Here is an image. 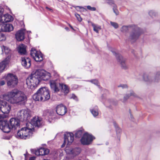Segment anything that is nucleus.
Listing matches in <instances>:
<instances>
[{
    "mask_svg": "<svg viewBox=\"0 0 160 160\" xmlns=\"http://www.w3.org/2000/svg\"><path fill=\"white\" fill-rule=\"evenodd\" d=\"M49 151L48 149L41 148L37 150H35V154L36 155H45L48 154L49 153Z\"/></svg>",
    "mask_w": 160,
    "mask_h": 160,
    "instance_id": "nucleus-18",
    "label": "nucleus"
},
{
    "mask_svg": "<svg viewBox=\"0 0 160 160\" xmlns=\"http://www.w3.org/2000/svg\"><path fill=\"white\" fill-rule=\"evenodd\" d=\"M90 81L91 83L96 85H98V81L97 79H92L90 81Z\"/></svg>",
    "mask_w": 160,
    "mask_h": 160,
    "instance_id": "nucleus-38",
    "label": "nucleus"
},
{
    "mask_svg": "<svg viewBox=\"0 0 160 160\" xmlns=\"http://www.w3.org/2000/svg\"><path fill=\"white\" fill-rule=\"evenodd\" d=\"M46 112L48 113V116H53L54 115V112L52 110H46L45 111Z\"/></svg>",
    "mask_w": 160,
    "mask_h": 160,
    "instance_id": "nucleus-35",
    "label": "nucleus"
},
{
    "mask_svg": "<svg viewBox=\"0 0 160 160\" xmlns=\"http://www.w3.org/2000/svg\"><path fill=\"white\" fill-rule=\"evenodd\" d=\"M8 63V61L7 59L0 63V73L3 72Z\"/></svg>",
    "mask_w": 160,
    "mask_h": 160,
    "instance_id": "nucleus-23",
    "label": "nucleus"
},
{
    "mask_svg": "<svg viewBox=\"0 0 160 160\" xmlns=\"http://www.w3.org/2000/svg\"><path fill=\"white\" fill-rule=\"evenodd\" d=\"M75 8H79L80 9H81V8H83L82 7H81V6H73Z\"/></svg>",
    "mask_w": 160,
    "mask_h": 160,
    "instance_id": "nucleus-48",
    "label": "nucleus"
},
{
    "mask_svg": "<svg viewBox=\"0 0 160 160\" xmlns=\"http://www.w3.org/2000/svg\"><path fill=\"white\" fill-rule=\"evenodd\" d=\"M135 25H129L128 26H123L121 28V31L122 32H125L129 30V29H132V28L129 26H134Z\"/></svg>",
    "mask_w": 160,
    "mask_h": 160,
    "instance_id": "nucleus-27",
    "label": "nucleus"
},
{
    "mask_svg": "<svg viewBox=\"0 0 160 160\" xmlns=\"http://www.w3.org/2000/svg\"><path fill=\"white\" fill-rule=\"evenodd\" d=\"M50 98L49 91L45 87L40 88L33 96V99L36 101L44 102L48 100Z\"/></svg>",
    "mask_w": 160,
    "mask_h": 160,
    "instance_id": "nucleus-5",
    "label": "nucleus"
},
{
    "mask_svg": "<svg viewBox=\"0 0 160 160\" xmlns=\"http://www.w3.org/2000/svg\"><path fill=\"white\" fill-rule=\"evenodd\" d=\"M46 8L50 11H51L52 12V9L50 8L47 7H46Z\"/></svg>",
    "mask_w": 160,
    "mask_h": 160,
    "instance_id": "nucleus-46",
    "label": "nucleus"
},
{
    "mask_svg": "<svg viewBox=\"0 0 160 160\" xmlns=\"http://www.w3.org/2000/svg\"><path fill=\"white\" fill-rule=\"evenodd\" d=\"M3 103H1V110L3 113H8L11 110L10 105L7 103V102L4 100H0Z\"/></svg>",
    "mask_w": 160,
    "mask_h": 160,
    "instance_id": "nucleus-11",
    "label": "nucleus"
},
{
    "mask_svg": "<svg viewBox=\"0 0 160 160\" xmlns=\"http://www.w3.org/2000/svg\"><path fill=\"white\" fill-rule=\"evenodd\" d=\"M46 111V110H44L43 111V115L44 116H48V113L47 112H46L45 111Z\"/></svg>",
    "mask_w": 160,
    "mask_h": 160,
    "instance_id": "nucleus-45",
    "label": "nucleus"
},
{
    "mask_svg": "<svg viewBox=\"0 0 160 160\" xmlns=\"http://www.w3.org/2000/svg\"><path fill=\"white\" fill-rule=\"evenodd\" d=\"M64 144L67 143V145H70L73 141L74 134L72 133H68L64 135Z\"/></svg>",
    "mask_w": 160,
    "mask_h": 160,
    "instance_id": "nucleus-14",
    "label": "nucleus"
},
{
    "mask_svg": "<svg viewBox=\"0 0 160 160\" xmlns=\"http://www.w3.org/2000/svg\"><path fill=\"white\" fill-rule=\"evenodd\" d=\"M24 114V119L26 121L29 120L31 116V111L28 109H23Z\"/></svg>",
    "mask_w": 160,
    "mask_h": 160,
    "instance_id": "nucleus-21",
    "label": "nucleus"
},
{
    "mask_svg": "<svg viewBox=\"0 0 160 160\" xmlns=\"http://www.w3.org/2000/svg\"><path fill=\"white\" fill-rule=\"evenodd\" d=\"M76 10H77V11H78V10H77V9H76Z\"/></svg>",
    "mask_w": 160,
    "mask_h": 160,
    "instance_id": "nucleus-56",
    "label": "nucleus"
},
{
    "mask_svg": "<svg viewBox=\"0 0 160 160\" xmlns=\"http://www.w3.org/2000/svg\"><path fill=\"white\" fill-rule=\"evenodd\" d=\"M69 26H70V27L72 29H74L73 28H72V26H71L70 24H69Z\"/></svg>",
    "mask_w": 160,
    "mask_h": 160,
    "instance_id": "nucleus-52",
    "label": "nucleus"
},
{
    "mask_svg": "<svg viewBox=\"0 0 160 160\" xmlns=\"http://www.w3.org/2000/svg\"><path fill=\"white\" fill-rule=\"evenodd\" d=\"M6 100L12 104L23 105L27 101V98L24 93L17 89H15L9 92L7 96L4 97Z\"/></svg>",
    "mask_w": 160,
    "mask_h": 160,
    "instance_id": "nucleus-4",
    "label": "nucleus"
},
{
    "mask_svg": "<svg viewBox=\"0 0 160 160\" xmlns=\"http://www.w3.org/2000/svg\"><path fill=\"white\" fill-rule=\"evenodd\" d=\"M34 158L33 157H31L30 158L29 160H34Z\"/></svg>",
    "mask_w": 160,
    "mask_h": 160,
    "instance_id": "nucleus-50",
    "label": "nucleus"
},
{
    "mask_svg": "<svg viewBox=\"0 0 160 160\" xmlns=\"http://www.w3.org/2000/svg\"><path fill=\"white\" fill-rule=\"evenodd\" d=\"M56 112L60 115H64L67 112L66 107L62 104L58 105L56 107Z\"/></svg>",
    "mask_w": 160,
    "mask_h": 160,
    "instance_id": "nucleus-15",
    "label": "nucleus"
},
{
    "mask_svg": "<svg viewBox=\"0 0 160 160\" xmlns=\"http://www.w3.org/2000/svg\"><path fill=\"white\" fill-rule=\"evenodd\" d=\"M8 86L10 88L16 86L18 83V79L17 76L11 73H8L6 77Z\"/></svg>",
    "mask_w": 160,
    "mask_h": 160,
    "instance_id": "nucleus-8",
    "label": "nucleus"
},
{
    "mask_svg": "<svg viewBox=\"0 0 160 160\" xmlns=\"http://www.w3.org/2000/svg\"><path fill=\"white\" fill-rule=\"evenodd\" d=\"M131 52L133 54V55L135 56H136L135 53V51L133 50H131Z\"/></svg>",
    "mask_w": 160,
    "mask_h": 160,
    "instance_id": "nucleus-47",
    "label": "nucleus"
},
{
    "mask_svg": "<svg viewBox=\"0 0 160 160\" xmlns=\"http://www.w3.org/2000/svg\"><path fill=\"white\" fill-rule=\"evenodd\" d=\"M114 125L116 128V130L117 134L120 133L121 132V129L118 127V125L115 123H114Z\"/></svg>",
    "mask_w": 160,
    "mask_h": 160,
    "instance_id": "nucleus-33",
    "label": "nucleus"
},
{
    "mask_svg": "<svg viewBox=\"0 0 160 160\" xmlns=\"http://www.w3.org/2000/svg\"><path fill=\"white\" fill-rule=\"evenodd\" d=\"M75 16L76 17L77 20L79 21V22H81L82 21V18H81L80 15L78 14H77V13H75Z\"/></svg>",
    "mask_w": 160,
    "mask_h": 160,
    "instance_id": "nucleus-39",
    "label": "nucleus"
},
{
    "mask_svg": "<svg viewBox=\"0 0 160 160\" xmlns=\"http://www.w3.org/2000/svg\"><path fill=\"white\" fill-rule=\"evenodd\" d=\"M90 111L94 117L97 116L98 114V107L97 106L95 107L93 109L90 110Z\"/></svg>",
    "mask_w": 160,
    "mask_h": 160,
    "instance_id": "nucleus-28",
    "label": "nucleus"
},
{
    "mask_svg": "<svg viewBox=\"0 0 160 160\" xmlns=\"http://www.w3.org/2000/svg\"><path fill=\"white\" fill-rule=\"evenodd\" d=\"M94 139V137L92 135L86 132L84 134L81 139V143L83 145H88L91 143Z\"/></svg>",
    "mask_w": 160,
    "mask_h": 160,
    "instance_id": "nucleus-9",
    "label": "nucleus"
},
{
    "mask_svg": "<svg viewBox=\"0 0 160 160\" xmlns=\"http://www.w3.org/2000/svg\"><path fill=\"white\" fill-rule=\"evenodd\" d=\"M5 39V36L2 33L0 32V41L4 40Z\"/></svg>",
    "mask_w": 160,
    "mask_h": 160,
    "instance_id": "nucleus-37",
    "label": "nucleus"
},
{
    "mask_svg": "<svg viewBox=\"0 0 160 160\" xmlns=\"http://www.w3.org/2000/svg\"><path fill=\"white\" fill-rule=\"evenodd\" d=\"M13 19V17L11 15L6 14L2 15L0 18V22L2 23L12 21Z\"/></svg>",
    "mask_w": 160,
    "mask_h": 160,
    "instance_id": "nucleus-17",
    "label": "nucleus"
},
{
    "mask_svg": "<svg viewBox=\"0 0 160 160\" xmlns=\"http://www.w3.org/2000/svg\"><path fill=\"white\" fill-rule=\"evenodd\" d=\"M110 23L111 25L113 26L115 28L117 29L118 28V25L117 23L111 21Z\"/></svg>",
    "mask_w": 160,
    "mask_h": 160,
    "instance_id": "nucleus-36",
    "label": "nucleus"
},
{
    "mask_svg": "<svg viewBox=\"0 0 160 160\" xmlns=\"http://www.w3.org/2000/svg\"><path fill=\"white\" fill-rule=\"evenodd\" d=\"M41 118L34 117L32 119L30 122L27 124V127L22 128L17 133V138L26 139L32 137L34 128L32 126L39 127L41 125Z\"/></svg>",
    "mask_w": 160,
    "mask_h": 160,
    "instance_id": "nucleus-3",
    "label": "nucleus"
},
{
    "mask_svg": "<svg viewBox=\"0 0 160 160\" xmlns=\"http://www.w3.org/2000/svg\"><path fill=\"white\" fill-rule=\"evenodd\" d=\"M118 87H122V88H127L128 87L126 84H120L118 86Z\"/></svg>",
    "mask_w": 160,
    "mask_h": 160,
    "instance_id": "nucleus-42",
    "label": "nucleus"
},
{
    "mask_svg": "<svg viewBox=\"0 0 160 160\" xmlns=\"http://www.w3.org/2000/svg\"><path fill=\"white\" fill-rule=\"evenodd\" d=\"M21 64L22 66L26 68H29L31 65L30 59L27 57H22Z\"/></svg>",
    "mask_w": 160,
    "mask_h": 160,
    "instance_id": "nucleus-16",
    "label": "nucleus"
},
{
    "mask_svg": "<svg viewBox=\"0 0 160 160\" xmlns=\"http://www.w3.org/2000/svg\"><path fill=\"white\" fill-rule=\"evenodd\" d=\"M112 52L116 56L118 62L121 64L122 68L124 69H127L128 66L125 62L126 59L123 58L121 55L117 53L114 51H112Z\"/></svg>",
    "mask_w": 160,
    "mask_h": 160,
    "instance_id": "nucleus-10",
    "label": "nucleus"
},
{
    "mask_svg": "<svg viewBox=\"0 0 160 160\" xmlns=\"http://www.w3.org/2000/svg\"><path fill=\"white\" fill-rule=\"evenodd\" d=\"M5 82L4 80H2L0 82V85L1 86H3L5 84Z\"/></svg>",
    "mask_w": 160,
    "mask_h": 160,
    "instance_id": "nucleus-44",
    "label": "nucleus"
},
{
    "mask_svg": "<svg viewBox=\"0 0 160 160\" xmlns=\"http://www.w3.org/2000/svg\"><path fill=\"white\" fill-rule=\"evenodd\" d=\"M51 77L50 73L42 70L38 69L28 77L26 80V84L31 89H34L42 80L47 81Z\"/></svg>",
    "mask_w": 160,
    "mask_h": 160,
    "instance_id": "nucleus-1",
    "label": "nucleus"
},
{
    "mask_svg": "<svg viewBox=\"0 0 160 160\" xmlns=\"http://www.w3.org/2000/svg\"><path fill=\"white\" fill-rule=\"evenodd\" d=\"M65 29L67 31H68L69 30V28L68 27H66L65 28Z\"/></svg>",
    "mask_w": 160,
    "mask_h": 160,
    "instance_id": "nucleus-51",
    "label": "nucleus"
},
{
    "mask_svg": "<svg viewBox=\"0 0 160 160\" xmlns=\"http://www.w3.org/2000/svg\"><path fill=\"white\" fill-rule=\"evenodd\" d=\"M87 8L91 11H95L96 10V8H95V7H91V6H87Z\"/></svg>",
    "mask_w": 160,
    "mask_h": 160,
    "instance_id": "nucleus-40",
    "label": "nucleus"
},
{
    "mask_svg": "<svg viewBox=\"0 0 160 160\" xmlns=\"http://www.w3.org/2000/svg\"><path fill=\"white\" fill-rule=\"evenodd\" d=\"M84 132V131L82 130H79L77 131L75 133V135L77 138H80L82 136Z\"/></svg>",
    "mask_w": 160,
    "mask_h": 160,
    "instance_id": "nucleus-29",
    "label": "nucleus"
},
{
    "mask_svg": "<svg viewBox=\"0 0 160 160\" xmlns=\"http://www.w3.org/2000/svg\"><path fill=\"white\" fill-rule=\"evenodd\" d=\"M130 94H126L124 97L123 102L126 101L131 96H133L134 97H136L137 95L133 91L130 90Z\"/></svg>",
    "mask_w": 160,
    "mask_h": 160,
    "instance_id": "nucleus-26",
    "label": "nucleus"
},
{
    "mask_svg": "<svg viewBox=\"0 0 160 160\" xmlns=\"http://www.w3.org/2000/svg\"><path fill=\"white\" fill-rule=\"evenodd\" d=\"M129 112H130V116H131V118H132V114H131V110L130 109L129 110Z\"/></svg>",
    "mask_w": 160,
    "mask_h": 160,
    "instance_id": "nucleus-49",
    "label": "nucleus"
},
{
    "mask_svg": "<svg viewBox=\"0 0 160 160\" xmlns=\"http://www.w3.org/2000/svg\"><path fill=\"white\" fill-rule=\"evenodd\" d=\"M65 151L67 153L69 154H72L73 156H75L80 153V149L78 148H70L66 149Z\"/></svg>",
    "mask_w": 160,
    "mask_h": 160,
    "instance_id": "nucleus-19",
    "label": "nucleus"
},
{
    "mask_svg": "<svg viewBox=\"0 0 160 160\" xmlns=\"http://www.w3.org/2000/svg\"><path fill=\"white\" fill-rule=\"evenodd\" d=\"M16 38L18 41H21L24 39V33L23 30H21L18 31L15 34Z\"/></svg>",
    "mask_w": 160,
    "mask_h": 160,
    "instance_id": "nucleus-20",
    "label": "nucleus"
},
{
    "mask_svg": "<svg viewBox=\"0 0 160 160\" xmlns=\"http://www.w3.org/2000/svg\"><path fill=\"white\" fill-rule=\"evenodd\" d=\"M23 109L19 111L17 114V119L11 118L8 121L0 120V129L4 132L9 133L11 129H15L19 126V121H25Z\"/></svg>",
    "mask_w": 160,
    "mask_h": 160,
    "instance_id": "nucleus-2",
    "label": "nucleus"
},
{
    "mask_svg": "<svg viewBox=\"0 0 160 160\" xmlns=\"http://www.w3.org/2000/svg\"><path fill=\"white\" fill-rule=\"evenodd\" d=\"M9 153L11 155V152L10 151H9Z\"/></svg>",
    "mask_w": 160,
    "mask_h": 160,
    "instance_id": "nucleus-53",
    "label": "nucleus"
},
{
    "mask_svg": "<svg viewBox=\"0 0 160 160\" xmlns=\"http://www.w3.org/2000/svg\"><path fill=\"white\" fill-rule=\"evenodd\" d=\"M4 49L5 51V52L6 54H7L9 53L10 50L7 47L3 46Z\"/></svg>",
    "mask_w": 160,
    "mask_h": 160,
    "instance_id": "nucleus-41",
    "label": "nucleus"
},
{
    "mask_svg": "<svg viewBox=\"0 0 160 160\" xmlns=\"http://www.w3.org/2000/svg\"><path fill=\"white\" fill-rule=\"evenodd\" d=\"M13 29V25L9 23L0 24V32H10Z\"/></svg>",
    "mask_w": 160,
    "mask_h": 160,
    "instance_id": "nucleus-12",
    "label": "nucleus"
},
{
    "mask_svg": "<svg viewBox=\"0 0 160 160\" xmlns=\"http://www.w3.org/2000/svg\"><path fill=\"white\" fill-rule=\"evenodd\" d=\"M18 52L21 55H25L26 53V46L23 44H21L19 47Z\"/></svg>",
    "mask_w": 160,
    "mask_h": 160,
    "instance_id": "nucleus-24",
    "label": "nucleus"
},
{
    "mask_svg": "<svg viewBox=\"0 0 160 160\" xmlns=\"http://www.w3.org/2000/svg\"><path fill=\"white\" fill-rule=\"evenodd\" d=\"M51 89L55 92H58L60 89H62V92L65 94H67L69 92V89L66 84L60 83H57L55 81H50L49 82Z\"/></svg>",
    "mask_w": 160,
    "mask_h": 160,
    "instance_id": "nucleus-7",
    "label": "nucleus"
},
{
    "mask_svg": "<svg viewBox=\"0 0 160 160\" xmlns=\"http://www.w3.org/2000/svg\"><path fill=\"white\" fill-rule=\"evenodd\" d=\"M112 3L113 4V12L116 15H118L119 14V12L117 9V7L116 5L114 4L113 2H112Z\"/></svg>",
    "mask_w": 160,
    "mask_h": 160,
    "instance_id": "nucleus-32",
    "label": "nucleus"
},
{
    "mask_svg": "<svg viewBox=\"0 0 160 160\" xmlns=\"http://www.w3.org/2000/svg\"><path fill=\"white\" fill-rule=\"evenodd\" d=\"M130 27L132 28V29L128 38V40L131 42H134L139 38L142 33V29L137 25Z\"/></svg>",
    "mask_w": 160,
    "mask_h": 160,
    "instance_id": "nucleus-6",
    "label": "nucleus"
},
{
    "mask_svg": "<svg viewBox=\"0 0 160 160\" xmlns=\"http://www.w3.org/2000/svg\"><path fill=\"white\" fill-rule=\"evenodd\" d=\"M71 98H73L76 101H78V98L74 94H72Z\"/></svg>",
    "mask_w": 160,
    "mask_h": 160,
    "instance_id": "nucleus-43",
    "label": "nucleus"
},
{
    "mask_svg": "<svg viewBox=\"0 0 160 160\" xmlns=\"http://www.w3.org/2000/svg\"><path fill=\"white\" fill-rule=\"evenodd\" d=\"M76 10H77V11H78V10H77V9H76Z\"/></svg>",
    "mask_w": 160,
    "mask_h": 160,
    "instance_id": "nucleus-55",
    "label": "nucleus"
},
{
    "mask_svg": "<svg viewBox=\"0 0 160 160\" xmlns=\"http://www.w3.org/2000/svg\"><path fill=\"white\" fill-rule=\"evenodd\" d=\"M76 10H77V11H78V10H77V9H76Z\"/></svg>",
    "mask_w": 160,
    "mask_h": 160,
    "instance_id": "nucleus-54",
    "label": "nucleus"
},
{
    "mask_svg": "<svg viewBox=\"0 0 160 160\" xmlns=\"http://www.w3.org/2000/svg\"><path fill=\"white\" fill-rule=\"evenodd\" d=\"M34 59L36 62H41L43 60L42 55L41 52H38L36 55L34 57Z\"/></svg>",
    "mask_w": 160,
    "mask_h": 160,
    "instance_id": "nucleus-25",
    "label": "nucleus"
},
{
    "mask_svg": "<svg viewBox=\"0 0 160 160\" xmlns=\"http://www.w3.org/2000/svg\"><path fill=\"white\" fill-rule=\"evenodd\" d=\"M1 118V116L0 115V118Z\"/></svg>",
    "mask_w": 160,
    "mask_h": 160,
    "instance_id": "nucleus-57",
    "label": "nucleus"
},
{
    "mask_svg": "<svg viewBox=\"0 0 160 160\" xmlns=\"http://www.w3.org/2000/svg\"><path fill=\"white\" fill-rule=\"evenodd\" d=\"M38 52L35 49L32 48L31 50L30 55L34 58V57L36 55Z\"/></svg>",
    "mask_w": 160,
    "mask_h": 160,
    "instance_id": "nucleus-30",
    "label": "nucleus"
},
{
    "mask_svg": "<svg viewBox=\"0 0 160 160\" xmlns=\"http://www.w3.org/2000/svg\"><path fill=\"white\" fill-rule=\"evenodd\" d=\"M148 14L149 16L152 18L156 16L157 14V13L153 10L150 11L148 12Z\"/></svg>",
    "mask_w": 160,
    "mask_h": 160,
    "instance_id": "nucleus-31",
    "label": "nucleus"
},
{
    "mask_svg": "<svg viewBox=\"0 0 160 160\" xmlns=\"http://www.w3.org/2000/svg\"><path fill=\"white\" fill-rule=\"evenodd\" d=\"M93 30L97 33H98V30L101 29V27L100 26H96L95 25H92Z\"/></svg>",
    "mask_w": 160,
    "mask_h": 160,
    "instance_id": "nucleus-34",
    "label": "nucleus"
},
{
    "mask_svg": "<svg viewBox=\"0 0 160 160\" xmlns=\"http://www.w3.org/2000/svg\"><path fill=\"white\" fill-rule=\"evenodd\" d=\"M152 75V73L151 72L148 73H145L143 74V80L148 85H150L154 84Z\"/></svg>",
    "mask_w": 160,
    "mask_h": 160,
    "instance_id": "nucleus-13",
    "label": "nucleus"
},
{
    "mask_svg": "<svg viewBox=\"0 0 160 160\" xmlns=\"http://www.w3.org/2000/svg\"><path fill=\"white\" fill-rule=\"evenodd\" d=\"M154 84L160 82V71L156 72L153 77Z\"/></svg>",
    "mask_w": 160,
    "mask_h": 160,
    "instance_id": "nucleus-22",
    "label": "nucleus"
}]
</instances>
